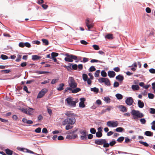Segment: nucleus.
Wrapping results in <instances>:
<instances>
[{"label":"nucleus","mask_w":155,"mask_h":155,"mask_svg":"<svg viewBox=\"0 0 155 155\" xmlns=\"http://www.w3.org/2000/svg\"><path fill=\"white\" fill-rule=\"evenodd\" d=\"M114 130L117 132H121L123 131H124V129L121 127H119L117 128L116 129H115Z\"/></svg>","instance_id":"obj_26"},{"label":"nucleus","mask_w":155,"mask_h":155,"mask_svg":"<svg viewBox=\"0 0 155 155\" xmlns=\"http://www.w3.org/2000/svg\"><path fill=\"white\" fill-rule=\"evenodd\" d=\"M139 142L141 144L143 145L146 147H148L149 144L146 142H144L141 141H140Z\"/></svg>","instance_id":"obj_38"},{"label":"nucleus","mask_w":155,"mask_h":155,"mask_svg":"<svg viewBox=\"0 0 155 155\" xmlns=\"http://www.w3.org/2000/svg\"><path fill=\"white\" fill-rule=\"evenodd\" d=\"M91 63L94 62H100V63H104V62L101 61L96 59H93L91 61Z\"/></svg>","instance_id":"obj_39"},{"label":"nucleus","mask_w":155,"mask_h":155,"mask_svg":"<svg viewBox=\"0 0 155 155\" xmlns=\"http://www.w3.org/2000/svg\"><path fill=\"white\" fill-rule=\"evenodd\" d=\"M139 88V86L137 85H133L132 86V88L134 90H138Z\"/></svg>","instance_id":"obj_25"},{"label":"nucleus","mask_w":155,"mask_h":155,"mask_svg":"<svg viewBox=\"0 0 155 155\" xmlns=\"http://www.w3.org/2000/svg\"><path fill=\"white\" fill-rule=\"evenodd\" d=\"M116 97L117 99L120 100L122 99L123 96L120 94H117L116 95Z\"/></svg>","instance_id":"obj_31"},{"label":"nucleus","mask_w":155,"mask_h":155,"mask_svg":"<svg viewBox=\"0 0 155 155\" xmlns=\"http://www.w3.org/2000/svg\"><path fill=\"white\" fill-rule=\"evenodd\" d=\"M116 79L119 81H122L124 79V77L123 76L119 74L116 77Z\"/></svg>","instance_id":"obj_17"},{"label":"nucleus","mask_w":155,"mask_h":155,"mask_svg":"<svg viewBox=\"0 0 155 155\" xmlns=\"http://www.w3.org/2000/svg\"><path fill=\"white\" fill-rule=\"evenodd\" d=\"M43 44L45 45H48L49 44V41L46 39H41Z\"/></svg>","instance_id":"obj_22"},{"label":"nucleus","mask_w":155,"mask_h":155,"mask_svg":"<svg viewBox=\"0 0 155 155\" xmlns=\"http://www.w3.org/2000/svg\"><path fill=\"white\" fill-rule=\"evenodd\" d=\"M65 55L66 56L64 58V60L67 62H72L73 60H76L77 59V57L73 54H69L68 53H66Z\"/></svg>","instance_id":"obj_5"},{"label":"nucleus","mask_w":155,"mask_h":155,"mask_svg":"<svg viewBox=\"0 0 155 155\" xmlns=\"http://www.w3.org/2000/svg\"><path fill=\"white\" fill-rule=\"evenodd\" d=\"M138 107L140 108H142L144 106V104L143 102L140 100L138 101Z\"/></svg>","instance_id":"obj_19"},{"label":"nucleus","mask_w":155,"mask_h":155,"mask_svg":"<svg viewBox=\"0 0 155 155\" xmlns=\"http://www.w3.org/2000/svg\"><path fill=\"white\" fill-rule=\"evenodd\" d=\"M95 70L96 68L93 66H91L89 69V71L90 72L94 71H95Z\"/></svg>","instance_id":"obj_42"},{"label":"nucleus","mask_w":155,"mask_h":155,"mask_svg":"<svg viewBox=\"0 0 155 155\" xmlns=\"http://www.w3.org/2000/svg\"><path fill=\"white\" fill-rule=\"evenodd\" d=\"M104 101L107 103H109L110 102V99L108 97H104Z\"/></svg>","instance_id":"obj_46"},{"label":"nucleus","mask_w":155,"mask_h":155,"mask_svg":"<svg viewBox=\"0 0 155 155\" xmlns=\"http://www.w3.org/2000/svg\"><path fill=\"white\" fill-rule=\"evenodd\" d=\"M68 86L70 87H67L64 90V93L67 92L68 91L72 90V89H74L77 87V83L76 82L74 78L72 77H70L69 78Z\"/></svg>","instance_id":"obj_1"},{"label":"nucleus","mask_w":155,"mask_h":155,"mask_svg":"<svg viewBox=\"0 0 155 155\" xmlns=\"http://www.w3.org/2000/svg\"><path fill=\"white\" fill-rule=\"evenodd\" d=\"M150 113L151 114H155V109L153 108H150Z\"/></svg>","instance_id":"obj_49"},{"label":"nucleus","mask_w":155,"mask_h":155,"mask_svg":"<svg viewBox=\"0 0 155 155\" xmlns=\"http://www.w3.org/2000/svg\"><path fill=\"white\" fill-rule=\"evenodd\" d=\"M24 113L27 114L28 109L27 108H21L20 109Z\"/></svg>","instance_id":"obj_47"},{"label":"nucleus","mask_w":155,"mask_h":155,"mask_svg":"<svg viewBox=\"0 0 155 155\" xmlns=\"http://www.w3.org/2000/svg\"><path fill=\"white\" fill-rule=\"evenodd\" d=\"M115 75V72L113 71H109L108 72V75L110 78L114 77Z\"/></svg>","instance_id":"obj_15"},{"label":"nucleus","mask_w":155,"mask_h":155,"mask_svg":"<svg viewBox=\"0 0 155 155\" xmlns=\"http://www.w3.org/2000/svg\"><path fill=\"white\" fill-rule=\"evenodd\" d=\"M42 132L45 134H47L48 133V131L47 129L45 128H44L42 130Z\"/></svg>","instance_id":"obj_63"},{"label":"nucleus","mask_w":155,"mask_h":155,"mask_svg":"<svg viewBox=\"0 0 155 155\" xmlns=\"http://www.w3.org/2000/svg\"><path fill=\"white\" fill-rule=\"evenodd\" d=\"M134 101L133 99L131 97H128L127 98L125 101L126 104L130 106L132 105Z\"/></svg>","instance_id":"obj_11"},{"label":"nucleus","mask_w":155,"mask_h":155,"mask_svg":"<svg viewBox=\"0 0 155 155\" xmlns=\"http://www.w3.org/2000/svg\"><path fill=\"white\" fill-rule=\"evenodd\" d=\"M116 143V141L115 140H113L112 141L110 142L109 145L111 146H113Z\"/></svg>","instance_id":"obj_41"},{"label":"nucleus","mask_w":155,"mask_h":155,"mask_svg":"<svg viewBox=\"0 0 155 155\" xmlns=\"http://www.w3.org/2000/svg\"><path fill=\"white\" fill-rule=\"evenodd\" d=\"M58 55V53L55 52H52L51 54V57H57Z\"/></svg>","instance_id":"obj_43"},{"label":"nucleus","mask_w":155,"mask_h":155,"mask_svg":"<svg viewBox=\"0 0 155 155\" xmlns=\"http://www.w3.org/2000/svg\"><path fill=\"white\" fill-rule=\"evenodd\" d=\"M119 107L120 109V110L123 112H126L127 111V108L124 106L121 105L119 106Z\"/></svg>","instance_id":"obj_16"},{"label":"nucleus","mask_w":155,"mask_h":155,"mask_svg":"<svg viewBox=\"0 0 155 155\" xmlns=\"http://www.w3.org/2000/svg\"><path fill=\"white\" fill-rule=\"evenodd\" d=\"M105 38L109 39H113V35L111 34H108L105 36Z\"/></svg>","instance_id":"obj_23"},{"label":"nucleus","mask_w":155,"mask_h":155,"mask_svg":"<svg viewBox=\"0 0 155 155\" xmlns=\"http://www.w3.org/2000/svg\"><path fill=\"white\" fill-rule=\"evenodd\" d=\"M35 72L38 74H48L49 73V72L48 71H37Z\"/></svg>","instance_id":"obj_30"},{"label":"nucleus","mask_w":155,"mask_h":155,"mask_svg":"<svg viewBox=\"0 0 155 155\" xmlns=\"http://www.w3.org/2000/svg\"><path fill=\"white\" fill-rule=\"evenodd\" d=\"M92 47H93L94 49L95 50H98L99 49V47L97 45H93Z\"/></svg>","instance_id":"obj_48"},{"label":"nucleus","mask_w":155,"mask_h":155,"mask_svg":"<svg viewBox=\"0 0 155 155\" xmlns=\"http://www.w3.org/2000/svg\"><path fill=\"white\" fill-rule=\"evenodd\" d=\"M80 42L82 44L84 45H87L88 44L87 42L86 41L84 40H82L80 41Z\"/></svg>","instance_id":"obj_58"},{"label":"nucleus","mask_w":155,"mask_h":155,"mask_svg":"<svg viewBox=\"0 0 155 155\" xmlns=\"http://www.w3.org/2000/svg\"><path fill=\"white\" fill-rule=\"evenodd\" d=\"M48 90L46 88H43L38 93L37 98H41L45 94L48 92Z\"/></svg>","instance_id":"obj_7"},{"label":"nucleus","mask_w":155,"mask_h":155,"mask_svg":"<svg viewBox=\"0 0 155 155\" xmlns=\"http://www.w3.org/2000/svg\"><path fill=\"white\" fill-rule=\"evenodd\" d=\"M118 123L117 121H108L107 123V125L110 127H115L117 126Z\"/></svg>","instance_id":"obj_8"},{"label":"nucleus","mask_w":155,"mask_h":155,"mask_svg":"<svg viewBox=\"0 0 155 155\" xmlns=\"http://www.w3.org/2000/svg\"><path fill=\"white\" fill-rule=\"evenodd\" d=\"M81 90V89L80 88H77L75 89H74L73 90L72 89V92L73 93H77Z\"/></svg>","instance_id":"obj_27"},{"label":"nucleus","mask_w":155,"mask_h":155,"mask_svg":"<svg viewBox=\"0 0 155 155\" xmlns=\"http://www.w3.org/2000/svg\"><path fill=\"white\" fill-rule=\"evenodd\" d=\"M148 97L150 99H153L154 97V95L151 93H149L148 94Z\"/></svg>","instance_id":"obj_54"},{"label":"nucleus","mask_w":155,"mask_h":155,"mask_svg":"<svg viewBox=\"0 0 155 155\" xmlns=\"http://www.w3.org/2000/svg\"><path fill=\"white\" fill-rule=\"evenodd\" d=\"M131 113L133 116L132 119L135 120L138 119V118H141L143 117V114L140 113L139 111L133 110L132 111Z\"/></svg>","instance_id":"obj_4"},{"label":"nucleus","mask_w":155,"mask_h":155,"mask_svg":"<svg viewBox=\"0 0 155 155\" xmlns=\"http://www.w3.org/2000/svg\"><path fill=\"white\" fill-rule=\"evenodd\" d=\"M100 72V70H97L96 71L94 74V76L96 77H98L99 76V74Z\"/></svg>","instance_id":"obj_34"},{"label":"nucleus","mask_w":155,"mask_h":155,"mask_svg":"<svg viewBox=\"0 0 155 155\" xmlns=\"http://www.w3.org/2000/svg\"><path fill=\"white\" fill-rule=\"evenodd\" d=\"M152 89L154 90V93H155V82L152 83Z\"/></svg>","instance_id":"obj_64"},{"label":"nucleus","mask_w":155,"mask_h":155,"mask_svg":"<svg viewBox=\"0 0 155 155\" xmlns=\"http://www.w3.org/2000/svg\"><path fill=\"white\" fill-rule=\"evenodd\" d=\"M145 134L148 136H152L153 133L150 131H146L145 132Z\"/></svg>","instance_id":"obj_28"},{"label":"nucleus","mask_w":155,"mask_h":155,"mask_svg":"<svg viewBox=\"0 0 155 155\" xmlns=\"http://www.w3.org/2000/svg\"><path fill=\"white\" fill-rule=\"evenodd\" d=\"M101 74L103 77H106L107 76V73L104 70H103L101 71Z\"/></svg>","instance_id":"obj_40"},{"label":"nucleus","mask_w":155,"mask_h":155,"mask_svg":"<svg viewBox=\"0 0 155 155\" xmlns=\"http://www.w3.org/2000/svg\"><path fill=\"white\" fill-rule=\"evenodd\" d=\"M119 83L117 81H115L114 84V87H116L119 86Z\"/></svg>","instance_id":"obj_52"},{"label":"nucleus","mask_w":155,"mask_h":155,"mask_svg":"<svg viewBox=\"0 0 155 155\" xmlns=\"http://www.w3.org/2000/svg\"><path fill=\"white\" fill-rule=\"evenodd\" d=\"M23 90L24 91H25L27 93H29L30 92H29L28 90V88L26 86H25L24 87Z\"/></svg>","instance_id":"obj_60"},{"label":"nucleus","mask_w":155,"mask_h":155,"mask_svg":"<svg viewBox=\"0 0 155 155\" xmlns=\"http://www.w3.org/2000/svg\"><path fill=\"white\" fill-rule=\"evenodd\" d=\"M140 121L143 124H145L146 122V120L144 118H141L140 119Z\"/></svg>","instance_id":"obj_51"},{"label":"nucleus","mask_w":155,"mask_h":155,"mask_svg":"<svg viewBox=\"0 0 155 155\" xmlns=\"http://www.w3.org/2000/svg\"><path fill=\"white\" fill-rule=\"evenodd\" d=\"M91 91H93L96 93H98L99 92V89L96 87L91 88Z\"/></svg>","instance_id":"obj_29"},{"label":"nucleus","mask_w":155,"mask_h":155,"mask_svg":"<svg viewBox=\"0 0 155 155\" xmlns=\"http://www.w3.org/2000/svg\"><path fill=\"white\" fill-rule=\"evenodd\" d=\"M43 117L41 115H39L38 117V121L41 120H42Z\"/></svg>","instance_id":"obj_59"},{"label":"nucleus","mask_w":155,"mask_h":155,"mask_svg":"<svg viewBox=\"0 0 155 155\" xmlns=\"http://www.w3.org/2000/svg\"><path fill=\"white\" fill-rule=\"evenodd\" d=\"M106 142V140L105 139H96L95 140L94 143L95 144L99 145H102L104 143Z\"/></svg>","instance_id":"obj_10"},{"label":"nucleus","mask_w":155,"mask_h":155,"mask_svg":"<svg viewBox=\"0 0 155 155\" xmlns=\"http://www.w3.org/2000/svg\"><path fill=\"white\" fill-rule=\"evenodd\" d=\"M82 135L80 136V139L82 140H86L87 139V133L85 130H84L80 132Z\"/></svg>","instance_id":"obj_9"},{"label":"nucleus","mask_w":155,"mask_h":155,"mask_svg":"<svg viewBox=\"0 0 155 155\" xmlns=\"http://www.w3.org/2000/svg\"><path fill=\"white\" fill-rule=\"evenodd\" d=\"M41 129L40 127H38L35 130V132L37 133H40L41 132Z\"/></svg>","instance_id":"obj_55"},{"label":"nucleus","mask_w":155,"mask_h":155,"mask_svg":"<svg viewBox=\"0 0 155 155\" xmlns=\"http://www.w3.org/2000/svg\"><path fill=\"white\" fill-rule=\"evenodd\" d=\"M90 132L92 134H95L96 133V130L94 128H91L90 129Z\"/></svg>","instance_id":"obj_50"},{"label":"nucleus","mask_w":155,"mask_h":155,"mask_svg":"<svg viewBox=\"0 0 155 155\" xmlns=\"http://www.w3.org/2000/svg\"><path fill=\"white\" fill-rule=\"evenodd\" d=\"M41 58V57L37 55H33L32 56V59L33 60L35 61L38 60Z\"/></svg>","instance_id":"obj_21"},{"label":"nucleus","mask_w":155,"mask_h":155,"mask_svg":"<svg viewBox=\"0 0 155 155\" xmlns=\"http://www.w3.org/2000/svg\"><path fill=\"white\" fill-rule=\"evenodd\" d=\"M64 86V84L63 83L60 84L59 85V87L57 88V89L58 91H61L64 89L63 87Z\"/></svg>","instance_id":"obj_18"},{"label":"nucleus","mask_w":155,"mask_h":155,"mask_svg":"<svg viewBox=\"0 0 155 155\" xmlns=\"http://www.w3.org/2000/svg\"><path fill=\"white\" fill-rule=\"evenodd\" d=\"M28 110H27V114L29 115H32V113H33L34 112V109L32 108H29L28 109H27Z\"/></svg>","instance_id":"obj_20"},{"label":"nucleus","mask_w":155,"mask_h":155,"mask_svg":"<svg viewBox=\"0 0 155 155\" xmlns=\"http://www.w3.org/2000/svg\"><path fill=\"white\" fill-rule=\"evenodd\" d=\"M86 25L89 31L90 30V29L92 28L93 27V25L92 23L88 24Z\"/></svg>","instance_id":"obj_35"},{"label":"nucleus","mask_w":155,"mask_h":155,"mask_svg":"<svg viewBox=\"0 0 155 155\" xmlns=\"http://www.w3.org/2000/svg\"><path fill=\"white\" fill-rule=\"evenodd\" d=\"M98 81L101 83H104L105 84L108 86H110V81L107 78H99Z\"/></svg>","instance_id":"obj_6"},{"label":"nucleus","mask_w":155,"mask_h":155,"mask_svg":"<svg viewBox=\"0 0 155 155\" xmlns=\"http://www.w3.org/2000/svg\"><path fill=\"white\" fill-rule=\"evenodd\" d=\"M67 125L65 127L66 130H68L70 129H71L73 127V126L70 125V124H67Z\"/></svg>","instance_id":"obj_33"},{"label":"nucleus","mask_w":155,"mask_h":155,"mask_svg":"<svg viewBox=\"0 0 155 155\" xmlns=\"http://www.w3.org/2000/svg\"><path fill=\"white\" fill-rule=\"evenodd\" d=\"M78 66L76 64H74L72 66V70H76L77 69Z\"/></svg>","instance_id":"obj_53"},{"label":"nucleus","mask_w":155,"mask_h":155,"mask_svg":"<svg viewBox=\"0 0 155 155\" xmlns=\"http://www.w3.org/2000/svg\"><path fill=\"white\" fill-rule=\"evenodd\" d=\"M1 58L3 60H6L8 58V56L4 54H2Z\"/></svg>","instance_id":"obj_44"},{"label":"nucleus","mask_w":155,"mask_h":155,"mask_svg":"<svg viewBox=\"0 0 155 155\" xmlns=\"http://www.w3.org/2000/svg\"><path fill=\"white\" fill-rule=\"evenodd\" d=\"M107 142L106 140V142L103 144V147H109V143H107Z\"/></svg>","instance_id":"obj_45"},{"label":"nucleus","mask_w":155,"mask_h":155,"mask_svg":"<svg viewBox=\"0 0 155 155\" xmlns=\"http://www.w3.org/2000/svg\"><path fill=\"white\" fill-rule=\"evenodd\" d=\"M149 71L150 73L152 74H155V69L153 68H151Z\"/></svg>","instance_id":"obj_61"},{"label":"nucleus","mask_w":155,"mask_h":155,"mask_svg":"<svg viewBox=\"0 0 155 155\" xmlns=\"http://www.w3.org/2000/svg\"><path fill=\"white\" fill-rule=\"evenodd\" d=\"M74 99L71 97H70L66 99L65 101L67 102L68 104L70 106L74 107L76 106V103L78 102V100L77 99H75V100L73 101Z\"/></svg>","instance_id":"obj_2"},{"label":"nucleus","mask_w":155,"mask_h":155,"mask_svg":"<svg viewBox=\"0 0 155 155\" xmlns=\"http://www.w3.org/2000/svg\"><path fill=\"white\" fill-rule=\"evenodd\" d=\"M5 151L6 154L8 155H12V154L13 151L8 149H5Z\"/></svg>","instance_id":"obj_24"},{"label":"nucleus","mask_w":155,"mask_h":155,"mask_svg":"<svg viewBox=\"0 0 155 155\" xmlns=\"http://www.w3.org/2000/svg\"><path fill=\"white\" fill-rule=\"evenodd\" d=\"M25 46L28 47L30 48L31 47V45L30 43L28 42H26L24 43Z\"/></svg>","instance_id":"obj_56"},{"label":"nucleus","mask_w":155,"mask_h":155,"mask_svg":"<svg viewBox=\"0 0 155 155\" xmlns=\"http://www.w3.org/2000/svg\"><path fill=\"white\" fill-rule=\"evenodd\" d=\"M82 77L83 80L84 81H86L88 79V76L87 75L85 74H84L82 75Z\"/></svg>","instance_id":"obj_36"},{"label":"nucleus","mask_w":155,"mask_h":155,"mask_svg":"<svg viewBox=\"0 0 155 155\" xmlns=\"http://www.w3.org/2000/svg\"><path fill=\"white\" fill-rule=\"evenodd\" d=\"M65 114L68 117H71L72 118V117H74L75 116V115L74 113H73L71 111H67L66 112Z\"/></svg>","instance_id":"obj_12"},{"label":"nucleus","mask_w":155,"mask_h":155,"mask_svg":"<svg viewBox=\"0 0 155 155\" xmlns=\"http://www.w3.org/2000/svg\"><path fill=\"white\" fill-rule=\"evenodd\" d=\"M113 70L116 72H118L120 71V69L118 67H115L114 68Z\"/></svg>","instance_id":"obj_57"},{"label":"nucleus","mask_w":155,"mask_h":155,"mask_svg":"<svg viewBox=\"0 0 155 155\" xmlns=\"http://www.w3.org/2000/svg\"><path fill=\"white\" fill-rule=\"evenodd\" d=\"M96 136L97 137L100 138L102 136V134L101 132H97L96 133Z\"/></svg>","instance_id":"obj_32"},{"label":"nucleus","mask_w":155,"mask_h":155,"mask_svg":"<svg viewBox=\"0 0 155 155\" xmlns=\"http://www.w3.org/2000/svg\"><path fill=\"white\" fill-rule=\"evenodd\" d=\"M78 137L77 134H72L71 135H68L66 138L68 139H74Z\"/></svg>","instance_id":"obj_14"},{"label":"nucleus","mask_w":155,"mask_h":155,"mask_svg":"<svg viewBox=\"0 0 155 155\" xmlns=\"http://www.w3.org/2000/svg\"><path fill=\"white\" fill-rule=\"evenodd\" d=\"M81 101L79 103V106L80 107L84 108L85 107V105L84 102L85 101V99L84 98H81L80 99Z\"/></svg>","instance_id":"obj_13"},{"label":"nucleus","mask_w":155,"mask_h":155,"mask_svg":"<svg viewBox=\"0 0 155 155\" xmlns=\"http://www.w3.org/2000/svg\"><path fill=\"white\" fill-rule=\"evenodd\" d=\"M146 12L148 13H150L151 11V9L149 7H147L146 9Z\"/></svg>","instance_id":"obj_62"},{"label":"nucleus","mask_w":155,"mask_h":155,"mask_svg":"<svg viewBox=\"0 0 155 155\" xmlns=\"http://www.w3.org/2000/svg\"><path fill=\"white\" fill-rule=\"evenodd\" d=\"M75 122L76 119L74 117H67L62 122V124L63 125H65L67 124H70L72 125L74 124Z\"/></svg>","instance_id":"obj_3"},{"label":"nucleus","mask_w":155,"mask_h":155,"mask_svg":"<svg viewBox=\"0 0 155 155\" xmlns=\"http://www.w3.org/2000/svg\"><path fill=\"white\" fill-rule=\"evenodd\" d=\"M124 137H120L117 139V141L121 143L124 140Z\"/></svg>","instance_id":"obj_37"}]
</instances>
